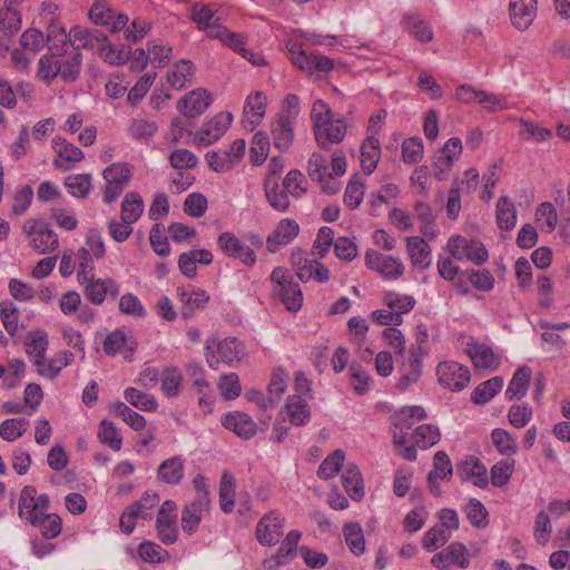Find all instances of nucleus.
Instances as JSON below:
<instances>
[{"label": "nucleus", "instance_id": "nucleus-1", "mask_svg": "<svg viewBox=\"0 0 570 570\" xmlns=\"http://www.w3.org/2000/svg\"><path fill=\"white\" fill-rule=\"evenodd\" d=\"M274 292L289 312H297L303 305V293L298 283L284 267H276L271 274Z\"/></svg>", "mask_w": 570, "mask_h": 570}, {"label": "nucleus", "instance_id": "nucleus-2", "mask_svg": "<svg viewBox=\"0 0 570 570\" xmlns=\"http://www.w3.org/2000/svg\"><path fill=\"white\" fill-rule=\"evenodd\" d=\"M214 348H216L219 358L228 365L239 363L245 355L244 345L236 337H226L222 341L208 338L205 345V357L212 368H216L218 363L213 352Z\"/></svg>", "mask_w": 570, "mask_h": 570}, {"label": "nucleus", "instance_id": "nucleus-3", "mask_svg": "<svg viewBox=\"0 0 570 570\" xmlns=\"http://www.w3.org/2000/svg\"><path fill=\"white\" fill-rule=\"evenodd\" d=\"M50 500L48 494L37 495L32 485H26L20 491L18 501V514L26 519L31 525H37L41 517L49 510Z\"/></svg>", "mask_w": 570, "mask_h": 570}, {"label": "nucleus", "instance_id": "nucleus-4", "mask_svg": "<svg viewBox=\"0 0 570 570\" xmlns=\"http://www.w3.org/2000/svg\"><path fill=\"white\" fill-rule=\"evenodd\" d=\"M22 230L30 238L32 248L39 254L51 253L58 248V236L46 222L28 219L23 223Z\"/></svg>", "mask_w": 570, "mask_h": 570}, {"label": "nucleus", "instance_id": "nucleus-5", "mask_svg": "<svg viewBox=\"0 0 570 570\" xmlns=\"http://www.w3.org/2000/svg\"><path fill=\"white\" fill-rule=\"evenodd\" d=\"M106 185L104 188V202L111 204L118 198L131 178V166L126 163H115L102 173Z\"/></svg>", "mask_w": 570, "mask_h": 570}, {"label": "nucleus", "instance_id": "nucleus-6", "mask_svg": "<svg viewBox=\"0 0 570 570\" xmlns=\"http://www.w3.org/2000/svg\"><path fill=\"white\" fill-rule=\"evenodd\" d=\"M364 261L367 268L377 273L384 279L395 281L404 274V264L397 257L367 249Z\"/></svg>", "mask_w": 570, "mask_h": 570}, {"label": "nucleus", "instance_id": "nucleus-7", "mask_svg": "<svg viewBox=\"0 0 570 570\" xmlns=\"http://www.w3.org/2000/svg\"><path fill=\"white\" fill-rule=\"evenodd\" d=\"M79 284L83 286V294L86 299L95 305H101L106 296L109 294L111 298L119 295V286L112 278H96L95 275L79 276Z\"/></svg>", "mask_w": 570, "mask_h": 570}, {"label": "nucleus", "instance_id": "nucleus-8", "mask_svg": "<svg viewBox=\"0 0 570 570\" xmlns=\"http://www.w3.org/2000/svg\"><path fill=\"white\" fill-rule=\"evenodd\" d=\"M448 249L451 256L458 261H471L482 264L488 259V250L481 242L468 239L456 235L448 240Z\"/></svg>", "mask_w": 570, "mask_h": 570}, {"label": "nucleus", "instance_id": "nucleus-9", "mask_svg": "<svg viewBox=\"0 0 570 570\" xmlns=\"http://www.w3.org/2000/svg\"><path fill=\"white\" fill-rule=\"evenodd\" d=\"M217 245L226 256L239 259L246 266L252 267L256 263L255 250L233 233H222Z\"/></svg>", "mask_w": 570, "mask_h": 570}, {"label": "nucleus", "instance_id": "nucleus-10", "mask_svg": "<svg viewBox=\"0 0 570 570\" xmlns=\"http://www.w3.org/2000/svg\"><path fill=\"white\" fill-rule=\"evenodd\" d=\"M233 121L230 112H219L206 121L195 134L194 142L200 147H207L217 141L229 128Z\"/></svg>", "mask_w": 570, "mask_h": 570}, {"label": "nucleus", "instance_id": "nucleus-11", "mask_svg": "<svg viewBox=\"0 0 570 570\" xmlns=\"http://www.w3.org/2000/svg\"><path fill=\"white\" fill-rule=\"evenodd\" d=\"M292 263L297 277L302 282L315 279L320 283H326L330 279L328 269L315 258L306 257L301 250L292 254Z\"/></svg>", "mask_w": 570, "mask_h": 570}, {"label": "nucleus", "instance_id": "nucleus-12", "mask_svg": "<svg viewBox=\"0 0 570 570\" xmlns=\"http://www.w3.org/2000/svg\"><path fill=\"white\" fill-rule=\"evenodd\" d=\"M436 374L440 384L452 391H461L470 382L469 368L453 361L440 363Z\"/></svg>", "mask_w": 570, "mask_h": 570}, {"label": "nucleus", "instance_id": "nucleus-13", "mask_svg": "<svg viewBox=\"0 0 570 570\" xmlns=\"http://www.w3.org/2000/svg\"><path fill=\"white\" fill-rule=\"evenodd\" d=\"M289 51L293 62L307 73L315 71L327 72L334 67L332 59L312 51L307 52L302 49L301 45H293Z\"/></svg>", "mask_w": 570, "mask_h": 570}, {"label": "nucleus", "instance_id": "nucleus-14", "mask_svg": "<svg viewBox=\"0 0 570 570\" xmlns=\"http://www.w3.org/2000/svg\"><path fill=\"white\" fill-rule=\"evenodd\" d=\"M176 503L166 500L157 514L156 529L159 540L165 544H173L177 541L178 529L176 525Z\"/></svg>", "mask_w": 570, "mask_h": 570}, {"label": "nucleus", "instance_id": "nucleus-15", "mask_svg": "<svg viewBox=\"0 0 570 570\" xmlns=\"http://www.w3.org/2000/svg\"><path fill=\"white\" fill-rule=\"evenodd\" d=\"M431 563L440 570H448L452 566L466 568L470 564L469 551L462 543L453 542L441 552L435 553Z\"/></svg>", "mask_w": 570, "mask_h": 570}, {"label": "nucleus", "instance_id": "nucleus-16", "mask_svg": "<svg viewBox=\"0 0 570 570\" xmlns=\"http://www.w3.org/2000/svg\"><path fill=\"white\" fill-rule=\"evenodd\" d=\"M284 519L279 513L272 511L265 514L256 527V538L264 546L276 544L283 535Z\"/></svg>", "mask_w": 570, "mask_h": 570}, {"label": "nucleus", "instance_id": "nucleus-17", "mask_svg": "<svg viewBox=\"0 0 570 570\" xmlns=\"http://www.w3.org/2000/svg\"><path fill=\"white\" fill-rule=\"evenodd\" d=\"M346 134V125L343 120H334L332 117L325 121L316 122L314 135L320 147L328 148L333 144L341 142Z\"/></svg>", "mask_w": 570, "mask_h": 570}, {"label": "nucleus", "instance_id": "nucleus-18", "mask_svg": "<svg viewBox=\"0 0 570 570\" xmlns=\"http://www.w3.org/2000/svg\"><path fill=\"white\" fill-rule=\"evenodd\" d=\"M89 18L96 24L106 27L110 32H117L128 22L126 14H116L105 2H96L89 10Z\"/></svg>", "mask_w": 570, "mask_h": 570}, {"label": "nucleus", "instance_id": "nucleus-19", "mask_svg": "<svg viewBox=\"0 0 570 570\" xmlns=\"http://www.w3.org/2000/svg\"><path fill=\"white\" fill-rule=\"evenodd\" d=\"M299 225L291 218H283L266 239L268 252L276 253L282 246L288 245L299 233Z\"/></svg>", "mask_w": 570, "mask_h": 570}, {"label": "nucleus", "instance_id": "nucleus-20", "mask_svg": "<svg viewBox=\"0 0 570 570\" xmlns=\"http://www.w3.org/2000/svg\"><path fill=\"white\" fill-rule=\"evenodd\" d=\"M24 351L32 360V364L37 367V373L41 370L46 362V352L48 350V335L42 330L29 332L24 337Z\"/></svg>", "mask_w": 570, "mask_h": 570}, {"label": "nucleus", "instance_id": "nucleus-21", "mask_svg": "<svg viewBox=\"0 0 570 570\" xmlns=\"http://www.w3.org/2000/svg\"><path fill=\"white\" fill-rule=\"evenodd\" d=\"M213 102L212 95L205 89H196L178 101V109L187 118L200 116Z\"/></svg>", "mask_w": 570, "mask_h": 570}, {"label": "nucleus", "instance_id": "nucleus-22", "mask_svg": "<svg viewBox=\"0 0 570 570\" xmlns=\"http://www.w3.org/2000/svg\"><path fill=\"white\" fill-rule=\"evenodd\" d=\"M266 104L267 98L263 91H255L247 96L243 115V124L246 128L249 127L253 130L262 122L266 112Z\"/></svg>", "mask_w": 570, "mask_h": 570}, {"label": "nucleus", "instance_id": "nucleus-23", "mask_svg": "<svg viewBox=\"0 0 570 570\" xmlns=\"http://www.w3.org/2000/svg\"><path fill=\"white\" fill-rule=\"evenodd\" d=\"M510 18L519 30L528 29L537 14V0H510Z\"/></svg>", "mask_w": 570, "mask_h": 570}, {"label": "nucleus", "instance_id": "nucleus-24", "mask_svg": "<svg viewBox=\"0 0 570 570\" xmlns=\"http://www.w3.org/2000/svg\"><path fill=\"white\" fill-rule=\"evenodd\" d=\"M400 379L396 389L406 390L417 382L422 373L421 355L414 348H410L409 357L399 367Z\"/></svg>", "mask_w": 570, "mask_h": 570}, {"label": "nucleus", "instance_id": "nucleus-25", "mask_svg": "<svg viewBox=\"0 0 570 570\" xmlns=\"http://www.w3.org/2000/svg\"><path fill=\"white\" fill-rule=\"evenodd\" d=\"M106 41L107 37L97 29H87L79 26L71 29L70 43L75 47L76 51H79L80 48L99 51Z\"/></svg>", "mask_w": 570, "mask_h": 570}, {"label": "nucleus", "instance_id": "nucleus-26", "mask_svg": "<svg viewBox=\"0 0 570 570\" xmlns=\"http://www.w3.org/2000/svg\"><path fill=\"white\" fill-rule=\"evenodd\" d=\"M222 424L236 433L239 438L248 440L256 434V423L243 412L227 413L222 417Z\"/></svg>", "mask_w": 570, "mask_h": 570}, {"label": "nucleus", "instance_id": "nucleus-27", "mask_svg": "<svg viewBox=\"0 0 570 570\" xmlns=\"http://www.w3.org/2000/svg\"><path fill=\"white\" fill-rule=\"evenodd\" d=\"M177 294L183 304L181 317L184 320L193 317L195 311L204 308L209 301V296L202 289L178 287Z\"/></svg>", "mask_w": 570, "mask_h": 570}, {"label": "nucleus", "instance_id": "nucleus-28", "mask_svg": "<svg viewBox=\"0 0 570 570\" xmlns=\"http://www.w3.org/2000/svg\"><path fill=\"white\" fill-rule=\"evenodd\" d=\"M185 474V461L181 456L175 455L160 463L157 469V478L160 482L176 485L180 483Z\"/></svg>", "mask_w": 570, "mask_h": 570}, {"label": "nucleus", "instance_id": "nucleus-29", "mask_svg": "<svg viewBox=\"0 0 570 570\" xmlns=\"http://www.w3.org/2000/svg\"><path fill=\"white\" fill-rule=\"evenodd\" d=\"M55 153L57 154V158L53 160V165L58 169L68 170L69 167L62 164V160L70 163H79L83 159L85 155L80 148L68 142L63 138H55L52 140Z\"/></svg>", "mask_w": 570, "mask_h": 570}, {"label": "nucleus", "instance_id": "nucleus-30", "mask_svg": "<svg viewBox=\"0 0 570 570\" xmlns=\"http://www.w3.org/2000/svg\"><path fill=\"white\" fill-rule=\"evenodd\" d=\"M456 473L463 481L473 479V484L479 488L488 485L487 469L475 458H470L458 464Z\"/></svg>", "mask_w": 570, "mask_h": 570}, {"label": "nucleus", "instance_id": "nucleus-31", "mask_svg": "<svg viewBox=\"0 0 570 570\" xmlns=\"http://www.w3.org/2000/svg\"><path fill=\"white\" fill-rule=\"evenodd\" d=\"M381 156V146L379 139L370 135L361 146V166L364 174H372L377 166Z\"/></svg>", "mask_w": 570, "mask_h": 570}, {"label": "nucleus", "instance_id": "nucleus-32", "mask_svg": "<svg viewBox=\"0 0 570 570\" xmlns=\"http://www.w3.org/2000/svg\"><path fill=\"white\" fill-rule=\"evenodd\" d=\"M271 132L275 148L285 151L294 140V122L285 120V118H277L271 125Z\"/></svg>", "mask_w": 570, "mask_h": 570}, {"label": "nucleus", "instance_id": "nucleus-33", "mask_svg": "<svg viewBox=\"0 0 570 570\" xmlns=\"http://www.w3.org/2000/svg\"><path fill=\"white\" fill-rule=\"evenodd\" d=\"M407 253L413 266L425 269L431 264V250L425 240L419 236L407 238Z\"/></svg>", "mask_w": 570, "mask_h": 570}, {"label": "nucleus", "instance_id": "nucleus-34", "mask_svg": "<svg viewBox=\"0 0 570 570\" xmlns=\"http://www.w3.org/2000/svg\"><path fill=\"white\" fill-rule=\"evenodd\" d=\"M265 196L268 204L277 212H286L289 207L288 191L281 188L275 178L267 177L264 181Z\"/></svg>", "mask_w": 570, "mask_h": 570}, {"label": "nucleus", "instance_id": "nucleus-35", "mask_svg": "<svg viewBox=\"0 0 570 570\" xmlns=\"http://www.w3.org/2000/svg\"><path fill=\"white\" fill-rule=\"evenodd\" d=\"M209 38L218 39L224 45L239 52L244 58H247L249 50L244 45L246 43L247 37L242 33L232 32L225 27L212 28L209 31Z\"/></svg>", "mask_w": 570, "mask_h": 570}, {"label": "nucleus", "instance_id": "nucleus-36", "mask_svg": "<svg viewBox=\"0 0 570 570\" xmlns=\"http://www.w3.org/2000/svg\"><path fill=\"white\" fill-rule=\"evenodd\" d=\"M468 352L474 366L478 368L493 371L500 364V360L492 348L484 344H473L469 347Z\"/></svg>", "mask_w": 570, "mask_h": 570}, {"label": "nucleus", "instance_id": "nucleus-37", "mask_svg": "<svg viewBox=\"0 0 570 570\" xmlns=\"http://www.w3.org/2000/svg\"><path fill=\"white\" fill-rule=\"evenodd\" d=\"M195 75V66L190 60L183 59L176 63L171 72L167 76V81L173 89H183L187 83H191Z\"/></svg>", "mask_w": 570, "mask_h": 570}, {"label": "nucleus", "instance_id": "nucleus-38", "mask_svg": "<svg viewBox=\"0 0 570 570\" xmlns=\"http://www.w3.org/2000/svg\"><path fill=\"white\" fill-rule=\"evenodd\" d=\"M142 212V197L136 191L126 194L121 203L120 219L127 224H134L140 218Z\"/></svg>", "mask_w": 570, "mask_h": 570}, {"label": "nucleus", "instance_id": "nucleus-39", "mask_svg": "<svg viewBox=\"0 0 570 570\" xmlns=\"http://www.w3.org/2000/svg\"><path fill=\"white\" fill-rule=\"evenodd\" d=\"M135 350L136 346L128 345L125 333L119 330L109 333L104 341V351L108 355L119 353L122 354L125 358H129Z\"/></svg>", "mask_w": 570, "mask_h": 570}, {"label": "nucleus", "instance_id": "nucleus-40", "mask_svg": "<svg viewBox=\"0 0 570 570\" xmlns=\"http://www.w3.org/2000/svg\"><path fill=\"white\" fill-rule=\"evenodd\" d=\"M75 360V353L68 350L57 353L53 357L46 360L39 375L45 379L53 380L60 373V371L70 365Z\"/></svg>", "mask_w": 570, "mask_h": 570}, {"label": "nucleus", "instance_id": "nucleus-41", "mask_svg": "<svg viewBox=\"0 0 570 570\" xmlns=\"http://www.w3.org/2000/svg\"><path fill=\"white\" fill-rule=\"evenodd\" d=\"M497 224L502 230H512L517 225V208L507 196L497 202Z\"/></svg>", "mask_w": 570, "mask_h": 570}, {"label": "nucleus", "instance_id": "nucleus-42", "mask_svg": "<svg viewBox=\"0 0 570 570\" xmlns=\"http://www.w3.org/2000/svg\"><path fill=\"white\" fill-rule=\"evenodd\" d=\"M531 368L529 366L519 367L514 372L508 389L505 390V396L509 400H513L525 395L531 381Z\"/></svg>", "mask_w": 570, "mask_h": 570}, {"label": "nucleus", "instance_id": "nucleus-43", "mask_svg": "<svg viewBox=\"0 0 570 570\" xmlns=\"http://www.w3.org/2000/svg\"><path fill=\"white\" fill-rule=\"evenodd\" d=\"M286 413L294 425H304L309 421L311 411L305 399L301 395H293L286 404Z\"/></svg>", "mask_w": 570, "mask_h": 570}, {"label": "nucleus", "instance_id": "nucleus-44", "mask_svg": "<svg viewBox=\"0 0 570 570\" xmlns=\"http://www.w3.org/2000/svg\"><path fill=\"white\" fill-rule=\"evenodd\" d=\"M342 483L346 492L354 500L364 495L363 480L357 465L350 463L342 474Z\"/></svg>", "mask_w": 570, "mask_h": 570}, {"label": "nucleus", "instance_id": "nucleus-45", "mask_svg": "<svg viewBox=\"0 0 570 570\" xmlns=\"http://www.w3.org/2000/svg\"><path fill=\"white\" fill-rule=\"evenodd\" d=\"M426 419V412L422 406H404L393 414L392 423L395 428L405 430L411 429L415 421H423Z\"/></svg>", "mask_w": 570, "mask_h": 570}, {"label": "nucleus", "instance_id": "nucleus-46", "mask_svg": "<svg viewBox=\"0 0 570 570\" xmlns=\"http://www.w3.org/2000/svg\"><path fill=\"white\" fill-rule=\"evenodd\" d=\"M60 71L59 77L65 82H73L80 75L82 55L79 51H75L68 56L59 58Z\"/></svg>", "mask_w": 570, "mask_h": 570}, {"label": "nucleus", "instance_id": "nucleus-47", "mask_svg": "<svg viewBox=\"0 0 570 570\" xmlns=\"http://www.w3.org/2000/svg\"><path fill=\"white\" fill-rule=\"evenodd\" d=\"M219 503L225 513L233 511L235 505V479L228 472L224 471L219 483Z\"/></svg>", "mask_w": 570, "mask_h": 570}, {"label": "nucleus", "instance_id": "nucleus-48", "mask_svg": "<svg viewBox=\"0 0 570 570\" xmlns=\"http://www.w3.org/2000/svg\"><path fill=\"white\" fill-rule=\"evenodd\" d=\"M503 386V380L500 376H494L481 384H479L473 393L472 401L476 404L488 403L497 395Z\"/></svg>", "mask_w": 570, "mask_h": 570}, {"label": "nucleus", "instance_id": "nucleus-49", "mask_svg": "<svg viewBox=\"0 0 570 570\" xmlns=\"http://www.w3.org/2000/svg\"><path fill=\"white\" fill-rule=\"evenodd\" d=\"M45 40L50 50H55L56 53L60 55L63 47L71 41V31L67 35L65 28L59 22L52 21L48 26V33Z\"/></svg>", "mask_w": 570, "mask_h": 570}, {"label": "nucleus", "instance_id": "nucleus-50", "mask_svg": "<svg viewBox=\"0 0 570 570\" xmlns=\"http://www.w3.org/2000/svg\"><path fill=\"white\" fill-rule=\"evenodd\" d=\"M161 391L167 397H175L181 391L183 375L177 367H166L160 376Z\"/></svg>", "mask_w": 570, "mask_h": 570}, {"label": "nucleus", "instance_id": "nucleus-51", "mask_svg": "<svg viewBox=\"0 0 570 570\" xmlns=\"http://www.w3.org/2000/svg\"><path fill=\"white\" fill-rule=\"evenodd\" d=\"M344 538L351 552L360 556L365 550V539L363 529L358 523H347L343 529Z\"/></svg>", "mask_w": 570, "mask_h": 570}, {"label": "nucleus", "instance_id": "nucleus-52", "mask_svg": "<svg viewBox=\"0 0 570 570\" xmlns=\"http://www.w3.org/2000/svg\"><path fill=\"white\" fill-rule=\"evenodd\" d=\"M269 147V137L265 131H258L254 135L250 147V161L254 166H259L266 160Z\"/></svg>", "mask_w": 570, "mask_h": 570}, {"label": "nucleus", "instance_id": "nucleus-53", "mask_svg": "<svg viewBox=\"0 0 570 570\" xmlns=\"http://www.w3.org/2000/svg\"><path fill=\"white\" fill-rule=\"evenodd\" d=\"M209 507H199L197 502L191 501L184 507L181 512V528L185 532L193 533L198 528L202 520V512Z\"/></svg>", "mask_w": 570, "mask_h": 570}, {"label": "nucleus", "instance_id": "nucleus-54", "mask_svg": "<svg viewBox=\"0 0 570 570\" xmlns=\"http://www.w3.org/2000/svg\"><path fill=\"white\" fill-rule=\"evenodd\" d=\"M159 502V495L155 491H146L144 495L129 508L136 513L139 519L149 520L153 517V509Z\"/></svg>", "mask_w": 570, "mask_h": 570}, {"label": "nucleus", "instance_id": "nucleus-55", "mask_svg": "<svg viewBox=\"0 0 570 570\" xmlns=\"http://www.w3.org/2000/svg\"><path fill=\"white\" fill-rule=\"evenodd\" d=\"M214 10L207 6L194 4L191 7L190 19L197 23L199 29L206 30L207 37L212 28H220L222 26L215 22Z\"/></svg>", "mask_w": 570, "mask_h": 570}, {"label": "nucleus", "instance_id": "nucleus-56", "mask_svg": "<svg viewBox=\"0 0 570 570\" xmlns=\"http://www.w3.org/2000/svg\"><path fill=\"white\" fill-rule=\"evenodd\" d=\"M125 399L132 406L141 411H156L158 403L153 395L146 394L135 387H127L125 390Z\"/></svg>", "mask_w": 570, "mask_h": 570}, {"label": "nucleus", "instance_id": "nucleus-57", "mask_svg": "<svg viewBox=\"0 0 570 570\" xmlns=\"http://www.w3.org/2000/svg\"><path fill=\"white\" fill-rule=\"evenodd\" d=\"M205 159L208 167L216 173H226L236 166L227 149L210 150L205 155Z\"/></svg>", "mask_w": 570, "mask_h": 570}, {"label": "nucleus", "instance_id": "nucleus-58", "mask_svg": "<svg viewBox=\"0 0 570 570\" xmlns=\"http://www.w3.org/2000/svg\"><path fill=\"white\" fill-rule=\"evenodd\" d=\"M413 436L415 444L419 448L426 450L440 441L441 434L438 426L432 424H423L414 430Z\"/></svg>", "mask_w": 570, "mask_h": 570}, {"label": "nucleus", "instance_id": "nucleus-59", "mask_svg": "<svg viewBox=\"0 0 570 570\" xmlns=\"http://www.w3.org/2000/svg\"><path fill=\"white\" fill-rule=\"evenodd\" d=\"M59 58L56 53H47L41 56L38 61V76L46 82H51L58 77L60 71Z\"/></svg>", "mask_w": 570, "mask_h": 570}, {"label": "nucleus", "instance_id": "nucleus-60", "mask_svg": "<svg viewBox=\"0 0 570 570\" xmlns=\"http://www.w3.org/2000/svg\"><path fill=\"white\" fill-rule=\"evenodd\" d=\"M98 439L101 443L108 445L114 451H119L122 445V438L120 436L115 424L110 421L102 420L99 425Z\"/></svg>", "mask_w": 570, "mask_h": 570}, {"label": "nucleus", "instance_id": "nucleus-61", "mask_svg": "<svg viewBox=\"0 0 570 570\" xmlns=\"http://www.w3.org/2000/svg\"><path fill=\"white\" fill-rule=\"evenodd\" d=\"M519 122L522 126V130L520 134L527 140L532 139L537 142H543L552 138V131L537 122L527 120L524 118H520Z\"/></svg>", "mask_w": 570, "mask_h": 570}, {"label": "nucleus", "instance_id": "nucleus-62", "mask_svg": "<svg viewBox=\"0 0 570 570\" xmlns=\"http://www.w3.org/2000/svg\"><path fill=\"white\" fill-rule=\"evenodd\" d=\"M466 519L478 529H483L489 524L488 511L478 499H471L464 508Z\"/></svg>", "mask_w": 570, "mask_h": 570}, {"label": "nucleus", "instance_id": "nucleus-63", "mask_svg": "<svg viewBox=\"0 0 570 570\" xmlns=\"http://www.w3.org/2000/svg\"><path fill=\"white\" fill-rule=\"evenodd\" d=\"M29 421L23 417L7 419L0 424V436L6 441H14L28 429Z\"/></svg>", "mask_w": 570, "mask_h": 570}, {"label": "nucleus", "instance_id": "nucleus-64", "mask_svg": "<svg viewBox=\"0 0 570 570\" xmlns=\"http://www.w3.org/2000/svg\"><path fill=\"white\" fill-rule=\"evenodd\" d=\"M0 316L7 333L14 336L18 332V307L10 301H3L0 303Z\"/></svg>", "mask_w": 570, "mask_h": 570}]
</instances>
